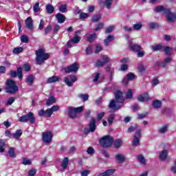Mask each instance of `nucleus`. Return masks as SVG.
Wrapping results in <instances>:
<instances>
[{
	"label": "nucleus",
	"instance_id": "1",
	"mask_svg": "<svg viewBox=\"0 0 176 176\" xmlns=\"http://www.w3.org/2000/svg\"><path fill=\"white\" fill-rule=\"evenodd\" d=\"M36 53V62L37 65H42L45 64L46 60H49L50 55L45 52V50L39 49L35 51Z\"/></svg>",
	"mask_w": 176,
	"mask_h": 176
},
{
	"label": "nucleus",
	"instance_id": "2",
	"mask_svg": "<svg viewBox=\"0 0 176 176\" xmlns=\"http://www.w3.org/2000/svg\"><path fill=\"white\" fill-rule=\"evenodd\" d=\"M6 93L9 94H14L19 91V87L16 85V82H14L12 79H8L6 82V87H5Z\"/></svg>",
	"mask_w": 176,
	"mask_h": 176
},
{
	"label": "nucleus",
	"instance_id": "3",
	"mask_svg": "<svg viewBox=\"0 0 176 176\" xmlns=\"http://www.w3.org/2000/svg\"><path fill=\"white\" fill-rule=\"evenodd\" d=\"M83 109H85L83 106L78 107H68L67 113L69 115V118H70V119H76L78 118V113L83 112Z\"/></svg>",
	"mask_w": 176,
	"mask_h": 176
},
{
	"label": "nucleus",
	"instance_id": "4",
	"mask_svg": "<svg viewBox=\"0 0 176 176\" xmlns=\"http://www.w3.org/2000/svg\"><path fill=\"white\" fill-rule=\"evenodd\" d=\"M36 120V118H35V115L34 113L29 112L26 115H23L19 118V122L21 123H27V122H30L32 124H34Z\"/></svg>",
	"mask_w": 176,
	"mask_h": 176
},
{
	"label": "nucleus",
	"instance_id": "5",
	"mask_svg": "<svg viewBox=\"0 0 176 176\" xmlns=\"http://www.w3.org/2000/svg\"><path fill=\"white\" fill-rule=\"evenodd\" d=\"M99 143L102 148H109L113 144V138L109 135H106L100 140Z\"/></svg>",
	"mask_w": 176,
	"mask_h": 176
},
{
	"label": "nucleus",
	"instance_id": "6",
	"mask_svg": "<svg viewBox=\"0 0 176 176\" xmlns=\"http://www.w3.org/2000/svg\"><path fill=\"white\" fill-rule=\"evenodd\" d=\"M79 64L77 63H74L70 66L67 67L64 69V71L66 74H71L72 72L73 74H76L79 69Z\"/></svg>",
	"mask_w": 176,
	"mask_h": 176
},
{
	"label": "nucleus",
	"instance_id": "7",
	"mask_svg": "<svg viewBox=\"0 0 176 176\" xmlns=\"http://www.w3.org/2000/svg\"><path fill=\"white\" fill-rule=\"evenodd\" d=\"M113 0H98V5L100 8H106L109 10L112 8Z\"/></svg>",
	"mask_w": 176,
	"mask_h": 176
},
{
	"label": "nucleus",
	"instance_id": "8",
	"mask_svg": "<svg viewBox=\"0 0 176 176\" xmlns=\"http://www.w3.org/2000/svg\"><path fill=\"white\" fill-rule=\"evenodd\" d=\"M78 80L76 76L71 75L65 78L64 82L69 87H72L74 83Z\"/></svg>",
	"mask_w": 176,
	"mask_h": 176
},
{
	"label": "nucleus",
	"instance_id": "9",
	"mask_svg": "<svg viewBox=\"0 0 176 176\" xmlns=\"http://www.w3.org/2000/svg\"><path fill=\"white\" fill-rule=\"evenodd\" d=\"M102 61L101 60H98L96 61V63L95 64V67H97L98 68H101V67H103L105 65V64H108L109 63V57H108L107 55H102Z\"/></svg>",
	"mask_w": 176,
	"mask_h": 176
},
{
	"label": "nucleus",
	"instance_id": "10",
	"mask_svg": "<svg viewBox=\"0 0 176 176\" xmlns=\"http://www.w3.org/2000/svg\"><path fill=\"white\" fill-rule=\"evenodd\" d=\"M53 139V134L50 131H47L42 134V140L45 144H50Z\"/></svg>",
	"mask_w": 176,
	"mask_h": 176
},
{
	"label": "nucleus",
	"instance_id": "11",
	"mask_svg": "<svg viewBox=\"0 0 176 176\" xmlns=\"http://www.w3.org/2000/svg\"><path fill=\"white\" fill-rule=\"evenodd\" d=\"M11 78H16L18 76L19 79H23V68L18 67L17 72L11 70L10 72Z\"/></svg>",
	"mask_w": 176,
	"mask_h": 176
},
{
	"label": "nucleus",
	"instance_id": "12",
	"mask_svg": "<svg viewBox=\"0 0 176 176\" xmlns=\"http://www.w3.org/2000/svg\"><path fill=\"white\" fill-rule=\"evenodd\" d=\"M38 116H43L44 118H50L53 115L51 109H47L46 111L42 109L38 111Z\"/></svg>",
	"mask_w": 176,
	"mask_h": 176
},
{
	"label": "nucleus",
	"instance_id": "13",
	"mask_svg": "<svg viewBox=\"0 0 176 176\" xmlns=\"http://www.w3.org/2000/svg\"><path fill=\"white\" fill-rule=\"evenodd\" d=\"M133 79H135V75L133 73H129L126 74V76L123 78L122 83L123 85H129V82H130V80H133Z\"/></svg>",
	"mask_w": 176,
	"mask_h": 176
},
{
	"label": "nucleus",
	"instance_id": "14",
	"mask_svg": "<svg viewBox=\"0 0 176 176\" xmlns=\"http://www.w3.org/2000/svg\"><path fill=\"white\" fill-rule=\"evenodd\" d=\"M116 102H116L115 100H111L108 105V108H111V109L113 110V111H119L121 106L120 104H116Z\"/></svg>",
	"mask_w": 176,
	"mask_h": 176
},
{
	"label": "nucleus",
	"instance_id": "15",
	"mask_svg": "<svg viewBox=\"0 0 176 176\" xmlns=\"http://www.w3.org/2000/svg\"><path fill=\"white\" fill-rule=\"evenodd\" d=\"M116 101L118 104H122L124 101L123 99V94L120 91H117L115 93Z\"/></svg>",
	"mask_w": 176,
	"mask_h": 176
},
{
	"label": "nucleus",
	"instance_id": "16",
	"mask_svg": "<svg viewBox=\"0 0 176 176\" xmlns=\"http://www.w3.org/2000/svg\"><path fill=\"white\" fill-rule=\"evenodd\" d=\"M155 12L157 13H163V14H166V13L170 12V8H164L163 6H157L155 8Z\"/></svg>",
	"mask_w": 176,
	"mask_h": 176
},
{
	"label": "nucleus",
	"instance_id": "17",
	"mask_svg": "<svg viewBox=\"0 0 176 176\" xmlns=\"http://www.w3.org/2000/svg\"><path fill=\"white\" fill-rule=\"evenodd\" d=\"M25 25L28 30L32 31L34 30V21L30 16L28 17L25 20Z\"/></svg>",
	"mask_w": 176,
	"mask_h": 176
},
{
	"label": "nucleus",
	"instance_id": "18",
	"mask_svg": "<svg viewBox=\"0 0 176 176\" xmlns=\"http://www.w3.org/2000/svg\"><path fill=\"white\" fill-rule=\"evenodd\" d=\"M166 19L168 20V21H175V19H176V16L175 14L171 12V9L169 8V12H166Z\"/></svg>",
	"mask_w": 176,
	"mask_h": 176
},
{
	"label": "nucleus",
	"instance_id": "19",
	"mask_svg": "<svg viewBox=\"0 0 176 176\" xmlns=\"http://www.w3.org/2000/svg\"><path fill=\"white\" fill-rule=\"evenodd\" d=\"M129 49H131V50L132 52H141V50H142V47H141V45H138V44H129Z\"/></svg>",
	"mask_w": 176,
	"mask_h": 176
},
{
	"label": "nucleus",
	"instance_id": "20",
	"mask_svg": "<svg viewBox=\"0 0 176 176\" xmlns=\"http://www.w3.org/2000/svg\"><path fill=\"white\" fill-rule=\"evenodd\" d=\"M115 159L118 163H124L126 161V156L122 153H118L115 155Z\"/></svg>",
	"mask_w": 176,
	"mask_h": 176
},
{
	"label": "nucleus",
	"instance_id": "21",
	"mask_svg": "<svg viewBox=\"0 0 176 176\" xmlns=\"http://www.w3.org/2000/svg\"><path fill=\"white\" fill-rule=\"evenodd\" d=\"M89 129L91 133H94L96 131V129L97 127V126L96 125V119L95 118H92L89 122Z\"/></svg>",
	"mask_w": 176,
	"mask_h": 176
},
{
	"label": "nucleus",
	"instance_id": "22",
	"mask_svg": "<svg viewBox=\"0 0 176 176\" xmlns=\"http://www.w3.org/2000/svg\"><path fill=\"white\" fill-rule=\"evenodd\" d=\"M56 19L58 21V23H59L60 24H63V23H64V21H65V16L61 13H58L56 15Z\"/></svg>",
	"mask_w": 176,
	"mask_h": 176
},
{
	"label": "nucleus",
	"instance_id": "23",
	"mask_svg": "<svg viewBox=\"0 0 176 176\" xmlns=\"http://www.w3.org/2000/svg\"><path fill=\"white\" fill-rule=\"evenodd\" d=\"M56 102H57V99L54 96H51L47 100L46 105L50 107V105H53V104H56Z\"/></svg>",
	"mask_w": 176,
	"mask_h": 176
},
{
	"label": "nucleus",
	"instance_id": "24",
	"mask_svg": "<svg viewBox=\"0 0 176 176\" xmlns=\"http://www.w3.org/2000/svg\"><path fill=\"white\" fill-rule=\"evenodd\" d=\"M163 53H164L166 56H171V52H173V48L169 46L162 47Z\"/></svg>",
	"mask_w": 176,
	"mask_h": 176
},
{
	"label": "nucleus",
	"instance_id": "25",
	"mask_svg": "<svg viewBox=\"0 0 176 176\" xmlns=\"http://www.w3.org/2000/svg\"><path fill=\"white\" fill-rule=\"evenodd\" d=\"M34 80H35V76L30 74L26 78V83H28V86H32L34 85Z\"/></svg>",
	"mask_w": 176,
	"mask_h": 176
},
{
	"label": "nucleus",
	"instance_id": "26",
	"mask_svg": "<svg viewBox=\"0 0 176 176\" xmlns=\"http://www.w3.org/2000/svg\"><path fill=\"white\" fill-rule=\"evenodd\" d=\"M162 101L159 100H153L152 104L153 108H155V109H159L160 108H162Z\"/></svg>",
	"mask_w": 176,
	"mask_h": 176
},
{
	"label": "nucleus",
	"instance_id": "27",
	"mask_svg": "<svg viewBox=\"0 0 176 176\" xmlns=\"http://www.w3.org/2000/svg\"><path fill=\"white\" fill-rule=\"evenodd\" d=\"M58 80H60L58 76H53L47 78V83H56V82H58Z\"/></svg>",
	"mask_w": 176,
	"mask_h": 176
},
{
	"label": "nucleus",
	"instance_id": "28",
	"mask_svg": "<svg viewBox=\"0 0 176 176\" xmlns=\"http://www.w3.org/2000/svg\"><path fill=\"white\" fill-rule=\"evenodd\" d=\"M167 156H168V151H167V150H163L160 154V160H166L167 159Z\"/></svg>",
	"mask_w": 176,
	"mask_h": 176
},
{
	"label": "nucleus",
	"instance_id": "29",
	"mask_svg": "<svg viewBox=\"0 0 176 176\" xmlns=\"http://www.w3.org/2000/svg\"><path fill=\"white\" fill-rule=\"evenodd\" d=\"M22 135L23 131H21V129H18L14 133L12 134V137L13 138H14V140H19V138H20V137H21Z\"/></svg>",
	"mask_w": 176,
	"mask_h": 176
},
{
	"label": "nucleus",
	"instance_id": "30",
	"mask_svg": "<svg viewBox=\"0 0 176 176\" xmlns=\"http://www.w3.org/2000/svg\"><path fill=\"white\" fill-rule=\"evenodd\" d=\"M45 9L48 14H52V13H54V7L52 5L47 4L45 6Z\"/></svg>",
	"mask_w": 176,
	"mask_h": 176
},
{
	"label": "nucleus",
	"instance_id": "31",
	"mask_svg": "<svg viewBox=\"0 0 176 176\" xmlns=\"http://www.w3.org/2000/svg\"><path fill=\"white\" fill-rule=\"evenodd\" d=\"M140 140H141V138L133 136V140H132V146H138V145H140Z\"/></svg>",
	"mask_w": 176,
	"mask_h": 176
},
{
	"label": "nucleus",
	"instance_id": "32",
	"mask_svg": "<svg viewBox=\"0 0 176 176\" xmlns=\"http://www.w3.org/2000/svg\"><path fill=\"white\" fill-rule=\"evenodd\" d=\"M114 40H115V38H114L113 36L110 34L107 36V38L106 39H104V45H106V46H108V45H109V43H111V42H112Z\"/></svg>",
	"mask_w": 176,
	"mask_h": 176
},
{
	"label": "nucleus",
	"instance_id": "33",
	"mask_svg": "<svg viewBox=\"0 0 176 176\" xmlns=\"http://www.w3.org/2000/svg\"><path fill=\"white\" fill-rule=\"evenodd\" d=\"M123 145V140L122 139H117L114 142V147L119 148Z\"/></svg>",
	"mask_w": 176,
	"mask_h": 176
},
{
	"label": "nucleus",
	"instance_id": "34",
	"mask_svg": "<svg viewBox=\"0 0 176 176\" xmlns=\"http://www.w3.org/2000/svg\"><path fill=\"white\" fill-rule=\"evenodd\" d=\"M162 49L163 46L162 45H155L151 47L152 52H160Z\"/></svg>",
	"mask_w": 176,
	"mask_h": 176
},
{
	"label": "nucleus",
	"instance_id": "35",
	"mask_svg": "<svg viewBox=\"0 0 176 176\" xmlns=\"http://www.w3.org/2000/svg\"><path fill=\"white\" fill-rule=\"evenodd\" d=\"M69 162V159L68 157H65L63 160V162L61 164V167L63 168V170H65L67 167L68 166V163Z\"/></svg>",
	"mask_w": 176,
	"mask_h": 176
},
{
	"label": "nucleus",
	"instance_id": "36",
	"mask_svg": "<svg viewBox=\"0 0 176 176\" xmlns=\"http://www.w3.org/2000/svg\"><path fill=\"white\" fill-rule=\"evenodd\" d=\"M78 98H80V100H82V101H87V100H89V94H80L78 95Z\"/></svg>",
	"mask_w": 176,
	"mask_h": 176
},
{
	"label": "nucleus",
	"instance_id": "37",
	"mask_svg": "<svg viewBox=\"0 0 176 176\" xmlns=\"http://www.w3.org/2000/svg\"><path fill=\"white\" fill-rule=\"evenodd\" d=\"M96 39H97V34H96V33H94L92 34H90L87 37V42H89V43L94 42Z\"/></svg>",
	"mask_w": 176,
	"mask_h": 176
},
{
	"label": "nucleus",
	"instance_id": "38",
	"mask_svg": "<svg viewBox=\"0 0 176 176\" xmlns=\"http://www.w3.org/2000/svg\"><path fill=\"white\" fill-rule=\"evenodd\" d=\"M125 98H126V100H131V98H133V90L129 89L125 93Z\"/></svg>",
	"mask_w": 176,
	"mask_h": 176
},
{
	"label": "nucleus",
	"instance_id": "39",
	"mask_svg": "<svg viewBox=\"0 0 176 176\" xmlns=\"http://www.w3.org/2000/svg\"><path fill=\"white\" fill-rule=\"evenodd\" d=\"M133 28L134 31H140V30L142 28V23H135L133 25Z\"/></svg>",
	"mask_w": 176,
	"mask_h": 176
},
{
	"label": "nucleus",
	"instance_id": "40",
	"mask_svg": "<svg viewBox=\"0 0 176 176\" xmlns=\"http://www.w3.org/2000/svg\"><path fill=\"white\" fill-rule=\"evenodd\" d=\"M59 12H61V13H65L67 12V4H63L60 6L58 7Z\"/></svg>",
	"mask_w": 176,
	"mask_h": 176
},
{
	"label": "nucleus",
	"instance_id": "41",
	"mask_svg": "<svg viewBox=\"0 0 176 176\" xmlns=\"http://www.w3.org/2000/svg\"><path fill=\"white\" fill-rule=\"evenodd\" d=\"M115 171H116L115 169H109L103 173L105 176H111V175H113V174H115Z\"/></svg>",
	"mask_w": 176,
	"mask_h": 176
},
{
	"label": "nucleus",
	"instance_id": "42",
	"mask_svg": "<svg viewBox=\"0 0 176 176\" xmlns=\"http://www.w3.org/2000/svg\"><path fill=\"white\" fill-rule=\"evenodd\" d=\"M100 20H101V14H95L92 16V21L94 23H98Z\"/></svg>",
	"mask_w": 176,
	"mask_h": 176
},
{
	"label": "nucleus",
	"instance_id": "43",
	"mask_svg": "<svg viewBox=\"0 0 176 176\" xmlns=\"http://www.w3.org/2000/svg\"><path fill=\"white\" fill-rule=\"evenodd\" d=\"M24 50V48L23 47H16L13 50V53L14 54H19V53H23V51Z\"/></svg>",
	"mask_w": 176,
	"mask_h": 176
},
{
	"label": "nucleus",
	"instance_id": "44",
	"mask_svg": "<svg viewBox=\"0 0 176 176\" xmlns=\"http://www.w3.org/2000/svg\"><path fill=\"white\" fill-rule=\"evenodd\" d=\"M113 119H115V114H110L108 118L109 125L111 126L113 123Z\"/></svg>",
	"mask_w": 176,
	"mask_h": 176
},
{
	"label": "nucleus",
	"instance_id": "45",
	"mask_svg": "<svg viewBox=\"0 0 176 176\" xmlns=\"http://www.w3.org/2000/svg\"><path fill=\"white\" fill-rule=\"evenodd\" d=\"M6 143L5 141L0 140V153H3L5 152V148H3V146H5Z\"/></svg>",
	"mask_w": 176,
	"mask_h": 176
},
{
	"label": "nucleus",
	"instance_id": "46",
	"mask_svg": "<svg viewBox=\"0 0 176 176\" xmlns=\"http://www.w3.org/2000/svg\"><path fill=\"white\" fill-rule=\"evenodd\" d=\"M33 10L35 13H38V12H39V10H41V8H39V2L36 3L33 6Z\"/></svg>",
	"mask_w": 176,
	"mask_h": 176
},
{
	"label": "nucleus",
	"instance_id": "47",
	"mask_svg": "<svg viewBox=\"0 0 176 176\" xmlns=\"http://www.w3.org/2000/svg\"><path fill=\"white\" fill-rule=\"evenodd\" d=\"M138 160L142 164H146V161L145 160V158L142 155L138 156Z\"/></svg>",
	"mask_w": 176,
	"mask_h": 176
},
{
	"label": "nucleus",
	"instance_id": "48",
	"mask_svg": "<svg viewBox=\"0 0 176 176\" xmlns=\"http://www.w3.org/2000/svg\"><path fill=\"white\" fill-rule=\"evenodd\" d=\"M85 53L87 54V56H90V54H93V48L91 47V45H89L87 47L85 50Z\"/></svg>",
	"mask_w": 176,
	"mask_h": 176
},
{
	"label": "nucleus",
	"instance_id": "49",
	"mask_svg": "<svg viewBox=\"0 0 176 176\" xmlns=\"http://www.w3.org/2000/svg\"><path fill=\"white\" fill-rule=\"evenodd\" d=\"M21 41L23 43H28L30 39L28 38V37L25 35H22L21 36Z\"/></svg>",
	"mask_w": 176,
	"mask_h": 176
},
{
	"label": "nucleus",
	"instance_id": "50",
	"mask_svg": "<svg viewBox=\"0 0 176 176\" xmlns=\"http://www.w3.org/2000/svg\"><path fill=\"white\" fill-rule=\"evenodd\" d=\"M71 41L74 44L79 43L80 42V37L76 36Z\"/></svg>",
	"mask_w": 176,
	"mask_h": 176
},
{
	"label": "nucleus",
	"instance_id": "51",
	"mask_svg": "<svg viewBox=\"0 0 176 176\" xmlns=\"http://www.w3.org/2000/svg\"><path fill=\"white\" fill-rule=\"evenodd\" d=\"M8 154L11 157H16V154L14 153V148H10L8 151Z\"/></svg>",
	"mask_w": 176,
	"mask_h": 176
},
{
	"label": "nucleus",
	"instance_id": "52",
	"mask_svg": "<svg viewBox=\"0 0 176 176\" xmlns=\"http://www.w3.org/2000/svg\"><path fill=\"white\" fill-rule=\"evenodd\" d=\"M142 131V129L137 128L136 131H135V135H134V137H138V138H141Z\"/></svg>",
	"mask_w": 176,
	"mask_h": 176
},
{
	"label": "nucleus",
	"instance_id": "53",
	"mask_svg": "<svg viewBox=\"0 0 176 176\" xmlns=\"http://www.w3.org/2000/svg\"><path fill=\"white\" fill-rule=\"evenodd\" d=\"M23 164H24V166H30L32 164V162H31V160L27 158H24L23 161Z\"/></svg>",
	"mask_w": 176,
	"mask_h": 176
},
{
	"label": "nucleus",
	"instance_id": "54",
	"mask_svg": "<svg viewBox=\"0 0 176 176\" xmlns=\"http://www.w3.org/2000/svg\"><path fill=\"white\" fill-rule=\"evenodd\" d=\"M104 27V23L100 22L96 25L95 31H100Z\"/></svg>",
	"mask_w": 176,
	"mask_h": 176
},
{
	"label": "nucleus",
	"instance_id": "55",
	"mask_svg": "<svg viewBox=\"0 0 176 176\" xmlns=\"http://www.w3.org/2000/svg\"><path fill=\"white\" fill-rule=\"evenodd\" d=\"M168 129V126H167V125H165L159 130V133H160L161 134H164V133L167 131Z\"/></svg>",
	"mask_w": 176,
	"mask_h": 176
},
{
	"label": "nucleus",
	"instance_id": "56",
	"mask_svg": "<svg viewBox=\"0 0 176 176\" xmlns=\"http://www.w3.org/2000/svg\"><path fill=\"white\" fill-rule=\"evenodd\" d=\"M138 129V125H135L134 126H130L127 129V133H133L135 130H137Z\"/></svg>",
	"mask_w": 176,
	"mask_h": 176
},
{
	"label": "nucleus",
	"instance_id": "57",
	"mask_svg": "<svg viewBox=\"0 0 176 176\" xmlns=\"http://www.w3.org/2000/svg\"><path fill=\"white\" fill-rule=\"evenodd\" d=\"M14 101H16V98L14 97H10L7 102V105H12V104H13V102H14Z\"/></svg>",
	"mask_w": 176,
	"mask_h": 176
},
{
	"label": "nucleus",
	"instance_id": "58",
	"mask_svg": "<svg viewBox=\"0 0 176 176\" xmlns=\"http://www.w3.org/2000/svg\"><path fill=\"white\" fill-rule=\"evenodd\" d=\"M89 14L85 13V12H81L80 14V19H81L82 20L85 19H87V17H89Z\"/></svg>",
	"mask_w": 176,
	"mask_h": 176
},
{
	"label": "nucleus",
	"instance_id": "59",
	"mask_svg": "<svg viewBox=\"0 0 176 176\" xmlns=\"http://www.w3.org/2000/svg\"><path fill=\"white\" fill-rule=\"evenodd\" d=\"M149 27H150V28L153 30V28H159L160 25H159V23H151L149 24Z\"/></svg>",
	"mask_w": 176,
	"mask_h": 176
},
{
	"label": "nucleus",
	"instance_id": "60",
	"mask_svg": "<svg viewBox=\"0 0 176 176\" xmlns=\"http://www.w3.org/2000/svg\"><path fill=\"white\" fill-rule=\"evenodd\" d=\"M147 116H148V112H146L145 113L138 114V119L139 120L144 119V118H146Z\"/></svg>",
	"mask_w": 176,
	"mask_h": 176
},
{
	"label": "nucleus",
	"instance_id": "61",
	"mask_svg": "<svg viewBox=\"0 0 176 176\" xmlns=\"http://www.w3.org/2000/svg\"><path fill=\"white\" fill-rule=\"evenodd\" d=\"M35 174H36V169L35 168H32L28 173L29 176H34L35 175Z\"/></svg>",
	"mask_w": 176,
	"mask_h": 176
},
{
	"label": "nucleus",
	"instance_id": "62",
	"mask_svg": "<svg viewBox=\"0 0 176 176\" xmlns=\"http://www.w3.org/2000/svg\"><path fill=\"white\" fill-rule=\"evenodd\" d=\"M101 51H102V47L100 45H96L95 53H100Z\"/></svg>",
	"mask_w": 176,
	"mask_h": 176
},
{
	"label": "nucleus",
	"instance_id": "63",
	"mask_svg": "<svg viewBox=\"0 0 176 176\" xmlns=\"http://www.w3.org/2000/svg\"><path fill=\"white\" fill-rule=\"evenodd\" d=\"M159 79L154 78L153 80H151V83L153 86H157L159 85Z\"/></svg>",
	"mask_w": 176,
	"mask_h": 176
},
{
	"label": "nucleus",
	"instance_id": "64",
	"mask_svg": "<svg viewBox=\"0 0 176 176\" xmlns=\"http://www.w3.org/2000/svg\"><path fill=\"white\" fill-rule=\"evenodd\" d=\"M89 174H90V170H85L81 172V176H88Z\"/></svg>",
	"mask_w": 176,
	"mask_h": 176
}]
</instances>
